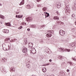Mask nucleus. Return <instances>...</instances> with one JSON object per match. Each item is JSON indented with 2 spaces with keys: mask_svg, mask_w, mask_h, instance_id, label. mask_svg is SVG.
Returning a JSON list of instances; mask_svg holds the SVG:
<instances>
[{
  "mask_svg": "<svg viewBox=\"0 0 76 76\" xmlns=\"http://www.w3.org/2000/svg\"><path fill=\"white\" fill-rule=\"evenodd\" d=\"M60 52H70V49H64V48H59L58 49Z\"/></svg>",
  "mask_w": 76,
  "mask_h": 76,
  "instance_id": "1",
  "label": "nucleus"
},
{
  "mask_svg": "<svg viewBox=\"0 0 76 76\" xmlns=\"http://www.w3.org/2000/svg\"><path fill=\"white\" fill-rule=\"evenodd\" d=\"M32 19H33V17H29L26 18V20L27 22H31Z\"/></svg>",
  "mask_w": 76,
  "mask_h": 76,
  "instance_id": "2",
  "label": "nucleus"
},
{
  "mask_svg": "<svg viewBox=\"0 0 76 76\" xmlns=\"http://www.w3.org/2000/svg\"><path fill=\"white\" fill-rule=\"evenodd\" d=\"M59 33L61 35L63 36V35H64V34H65V31H63L62 30H61L59 31Z\"/></svg>",
  "mask_w": 76,
  "mask_h": 76,
  "instance_id": "3",
  "label": "nucleus"
},
{
  "mask_svg": "<svg viewBox=\"0 0 76 76\" xmlns=\"http://www.w3.org/2000/svg\"><path fill=\"white\" fill-rule=\"evenodd\" d=\"M31 50H30V53H32V54H35V49L34 48H32Z\"/></svg>",
  "mask_w": 76,
  "mask_h": 76,
  "instance_id": "4",
  "label": "nucleus"
},
{
  "mask_svg": "<svg viewBox=\"0 0 76 76\" xmlns=\"http://www.w3.org/2000/svg\"><path fill=\"white\" fill-rule=\"evenodd\" d=\"M33 43H29L28 45V48H32V46H33Z\"/></svg>",
  "mask_w": 76,
  "mask_h": 76,
  "instance_id": "5",
  "label": "nucleus"
},
{
  "mask_svg": "<svg viewBox=\"0 0 76 76\" xmlns=\"http://www.w3.org/2000/svg\"><path fill=\"white\" fill-rule=\"evenodd\" d=\"M56 7L57 8H60L61 7V4L59 2L58 3L56 4Z\"/></svg>",
  "mask_w": 76,
  "mask_h": 76,
  "instance_id": "6",
  "label": "nucleus"
},
{
  "mask_svg": "<svg viewBox=\"0 0 76 76\" xmlns=\"http://www.w3.org/2000/svg\"><path fill=\"white\" fill-rule=\"evenodd\" d=\"M27 51L28 49L26 48H23L22 50L23 52L24 53H26V52H27Z\"/></svg>",
  "mask_w": 76,
  "mask_h": 76,
  "instance_id": "7",
  "label": "nucleus"
},
{
  "mask_svg": "<svg viewBox=\"0 0 76 76\" xmlns=\"http://www.w3.org/2000/svg\"><path fill=\"white\" fill-rule=\"evenodd\" d=\"M44 13H45V18H48V17H49V16H50V14L49 13L47 12H44Z\"/></svg>",
  "mask_w": 76,
  "mask_h": 76,
  "instance_id": "8",
  "label": "nucleus"
},
{
  "mask_svg": "<svg viewBox=\"0 0 76 76\" xmlns=\"http://www.w3.org/2000/svg\"><path fill=\"white\" fill-rule=\"evenodd\" d=\"M46 36L47 37H48V38H50V37H51L52 36V34L48 33V34H47Z\"/></svg>",
  "mask_w": 76,
  "mask_h": 76,
  "instance_id": "9",
  "label": "nucleus"
},
{
  "mask_svg": "<svg viewBox=\"0 0 76 76\" xmlns=\"http://www.w3.org/2000/svg\"><path fill=\"white\" fill-rule=\"evenodd\" d=\"M53 19L54 20H59V18L58 16H54Z\"/></svg>",
  "mask_w": 76,
  "mask_h": 76,
  "instance_id": "10",
  "label": "nucleus"
},
{
  "mask_svg": "<svg viewBox=\"0 0 76 76\" xmlns=\"http://www.w3.org/2000/svg\"><path fill=\"white\" fill-rule=\"evenodd\" d=\"M26 7L28 9H31V6H30V5L28 4L26 6Z\"/></svg>",
  "mask_w": 76,
  "mask_h": 76,
  "instance_id": "11",
  "label": "nucleus"
},
{
  "mask_svg": "<svg viewBox=\"0 0 76 76\" xmlns=\"http://www.w3.org/2000/svg\"><path fill=\"white\" fill-rule=\"evenodd\" d=\"M42 71L44 73H45L47 71V69L45 67L43 68L42 69Z\"/></svg>",
  "mask_w": 76,
  "mask_h": 76,
  "instance_id": "12",
  "label": "nucleus"
},
{
  "mask_svg": "<svg viewBox=\"0 0 76 76\" xmlns=\"http://www.w3.org/2000/svg\"><path fill=\"white\" fill-rule=\"evenodd\" d=\"M66 65V64L65 62L62 63L61 64V67H64Z\"/></svg>",
  "mask_w": 76,
  "mask_h": 76,
  "instance_id": "13",
  "label": "nucleus"
},
{
  "mask_svg": "<svg viewBox=\"0 0 76 76\" xmlns=\"http://www.w3.org/2000/svg\"><path fill=\"white\" fill-rule=\"evenodd\" d=\"M58 58H59L60 60H63V59L64 58V57H63L61 56H59L58 57Z\"/></svg>",
  "mask_w": 76,
  "mask_h": 76,
  "instance_id": "14",
  "label": "nucleus"
},
{
  "mask_svg": "<svg viewBox=\"0 0 76 76\" xmlns=\"http://www.w3.org/2000/svg\"><path fill=\"white\" fill-rule=\"evenodd\" d=\"M24 4V0H23L21 2H20V4H19V5L21 6L22 4Z\"/></svg>",
  "mask_w": 76,
  "mask_h": 76,
  "instance_id": "15",
  "label": "nucleus"
},
{
  "mask_svg": "<svg viewBox=\"0 0 76 76\" xmlns=\"http://www.w3.org/2000/svg\"><path fill=\"white\" fill-rule=\"evenodd\" d=\"M24 42H25V44H27V43H26L27 42V40L26 39V38H25L24 39Z\"/></svg>",
  "mask_w": 76,
  "mask_h": 76,
  "instance_id": "16",
  "label": "nucleus"
},
{
  "mask_svg": "<svg viewBox=\"0 0 76 76\" xmlns=\"http://www.w3.org/2000/svg\"><path fill=\"white\" fill-rule=\"evenodd\" d=\"M31 28H36V25H31Z\"/></svg>",
  "mask_w": 76,
  "mask_h": 76,
  "instance_id": "17",
  "label": "nucleus"
},
{
  "mask_svg": "<svg viewBox=\"0 0 76 76\" xmlns=\"http://www.w3.org/2000/svg\"><path fill=\"white\" fill-rule=\"evenodd\" d=\"M26 66L28 68H30L31 67V65H30V64H27V65H26Z\"/></svg>",
  "mask_w": 76,
  "mask_h": 76,
  "instance_id": "18",
  "label": "nucleus"
},
{
  "mask_svg": "<svg viewBox=\"0 0 76 76\" xmlns=\"http://www.w3.org/2000/svg\"><path fill=\"white\" fill-rule=\"evenodd\" d=\"M2 62H5V61H6L7 60L5 58H3L2 59Z\"/></svg>",
  "mask_w": 76,
  "mask_h": 76,
  "instance_id": "19",
  "label": "nucleus"
},
{
  "mask_svg": "<svg viewBox=\"0 0 76 76\" xmlns=\"http://www.w3.org/2000/svg\"><path fill=\"white\" fill-rule=\"evenodd\" d=\"M48 32H49V33H51V34H53V33H54V31L53 30H48Z\"/></svg>",
  "mask_w": 76,
  "mask_h": 76,
  "instance_id": "20",
  "label": "nucleus"
},
{
  "mask_svg": "<svg viewBox=\"0 0 76 76\" xmlns=\"http://www.w3.org/2000/svg\"><path fill=\"white\" fill-rule=\"evenodd\" d=\"M1 71L3 73H6V70H5L4 68H3Z\"/></svg>",
  "mask_w": 76,
  "mask_h": 76,
  "instance_id": "21",
  "label": "nucleus"
},
{
  "mask_svg": "<svg viewBox=\"0 0 76 76\" xmlns=\"http://www.w3.org/2000/svg\"><path fill=\"white\" fill-rule=\"evenodd\" d=\"M11 25L10 23H6V25H7V26H10Z\"/></svg>",
  "mask_w": 76,
  "mask_h": 76,
  "instance_id": "22",
  "label": "nucleus"
},
{
  "mask_svg": "<svg viewBox=\"0 0 76 76\" xmlns=\"http://www.w3.org/2000/svg\"><path fill=\"white\" fill-rule=\"evenodd\" d=\"M11 70L12 71H13V72H15V67L12 68L11 69Z\"/></svg>",
  "mask_w": 76,
  "mask_h": 76,
  "instance_id": "23",
  "label": "nucleus"
},
{
  "mask_svg": "<svg viewBox=\"0 0 76 76\" xmlns=\"http://www.w3.org/2000/svg\"><path fill=\"white\" fill-rule=\"evenodd\" d=\"M47 9V8L46 7H43L42 9V10L43 11H45Z\"/></svg>",
  "mask_w": 76,
  "mask_h": 76,
  "instance_id": "24",
  "label": "nucleus"
},
{
  "mask_svg": "<svg viewBox=\"0 0 76 76\" xmlns=\"http://www.w3.org/2000/svg\"><path fill=\"white\" fill-rule=\"evenodd\" d=\"M23 17V16L22 15H19L18 16V18H22Z\"/></svg>",
  "mask_w": 76,
  "mask_h": 76,
  "instance_id": "25",
  "label": "nucleus"
},
{
  "mask_svg": "<svg viewBox=\"0 0 76 76\" xmlns=\"http://www.w3.org/2000/svg\"><path fill=\"white\" fill-rule=\"evenodd\" d=\"M75 15H75V14L73 13L71 15V16L72 18H75Z\"/></svg>",
  "mask_w": 76,
  "mask_h": 76,
  "instance_id": "26",
  "label": "nucleus"
},
{
  "mask_svg": "<svg viewBox=\"0 0 76 76\" xmlns=\"http://www.w3.org/2000/svg\"><path fill=\"white\" fill-rule=\"evenodd\" d=\"M39 42L40 43H43V42H44V41H43V40L41 39L39 40Z\"/></svg>",
  "mask_w": 76,
  "mask_h": 76,
  "instance_id": "27",
  "label": "nucleus"
},
{
  "mask_svg": "<svg viewBox=\"0 0 76 76\" xmlns=\"http://www.w3.org/2000/svg\"><path fill=\"white\" fill-rule=\"evenodd\" d=\"M9 31L8 29L6 30L5 33H6V34H7L9 33Z\"/></svg>",
  "mask_w": 76,
  "mask_h": 76,
  "instance_id": "28",
  "label": "nucleus"
},
{
  "mask_svg": "<svg viewBox=\"0 0 76 76\" xmlns=\"http://www.w3.org/2000/svg\"><path fill=\"white\" fill-rule=\"evenodd\" d=\"M23 28V27H22V26H20L18 28V29H22Z\"/></svg>",
  "mask_w": 76,
  "mask_h": 76,
  "instance_id": "29",
  "label": "nucleus"
},
{
  "mask_svg": "<svg viewBox=\"0 0 76 76\" xmlns=\"http://www.w3.org/2000/svg\"><path fill=\"white\" fill-rule=\"evenodd\" d=\"M75 31V28H73L72 29V32H74Z\"/></svg>",
  "mask_w": 76,
  "mask_h": 76,
  "instance_id": "30",
  "label": "nucleus"
},
{
  "mask_svg": "<svg viewBox=\"0 0 76 76\" xmlns=\"http://www.w3.org/2000/svg\"><path fill=\"white\" fill-rule=\"evenodd\" d=\"M10 40V38H7V39H6L5 40L6 41H9Z\"/></svg>",
  "mask_w": 76,
  "mask_h": 76,
  "instance_id": "31",
  "label": "nucleus"
},
{
  "mask_svg": "<svg viewBox=\"0 0 76 76\" xmlns=\"http://www.w3.org/2000/svg\"><path fill=\"white\" fill-rule=\"evenodd\" d=\"M6 30L5 29H4V30H3V32H4V33H6Z\"/></svg>",
  "mask_w": 76,
  "mask_h": 76,
  "instance_id": "32",
  "label": "nucleus"
},
{
  "mask_svg": "<svg viewBox=\"0 0 76 76\" xmlns=\"http://www.w3.org/2000/svg\"><path fill=\"white\" fill-rule=\"evenodd\" d=\"M49 64H46V65H42V66H48L49 65Z\"/></svg>",
  "mask_w": 76,
  "mask_h": 76,
  "instance_id": "33",
  "label": "nucleus"
},
{
  "mask_svg": "<svg viewBox=\"0 0 76 76\" xmlns=\"http://www.w3.org/2000/svg\"><path fill=\"white\" fill-rule=\"evenodd\" d=\"M65 10L66 12H68V10L67 9V8H65Z\"/></svg>",
  "mask_w": 76,
  "mask_h": 76,
  "instance_id": "34",
  "label": "nucleus"
},
{
  "mask_svg": "<svg viewBox=\"0 0 76 76\" xmlns=\"http://www.w3.org/2000/svg\"><path fill=\"white\" fill-rule=\"evenodd\" d=\"M37 7H41V5L40 4H38L37 5Z\"/></svg>",
  "mask_w": 76,
  "mask_h": 76,
  "instance_id": "35",
  "label": "nucleus"
},
{
  "mask_svg": "<svg viewBox=\"0 0 76 76\" xmlns=\"http://www.w3.org/2000/svg\"><path fill=\"white\" fill-rule=\"evenodd\" d=\"M72 58V59H73V60H75V61H76V59H75V58Z\"/></svg>",
  "mask_w": 76,
  "mask_h": 76,
  "instance_id": "36",
  "label": "nucleus"
},
{
  "mask_svg": "<svg viewBox=\"0 0 76 76\" xmlns=\"http://www.w3.org/2000/svg\"><path fill=\"white\" fill-rule=\"evenodd\" d=\"M3 50H4L5 51H6L7 50V49L6 48H3Z\"/></svg>",
  "mask_w": 76,
  "mask_h": 76,
  "instance_id": "37",
  "label": "nucleus"
},
{
  "mask_svg": "<svg viewBox=\"0 0 76 76\" xmlns=\"http://www.w3.org/2000/svg\"><path fill=\"white\" fill-rule=\"evenodd\" d=\"M69 63L70 65H72V62H69Z\"/></svg>",
  "mask_w": 76,
  "mask_h": 76,
  "instance_id": "38",
  "label": "nucleus"
},
{
  "mask_svg": "<svg viewBox=\"0 0 76 76\" xmlns=\"http://www.w3.org/2000/svg\"><path fill=\"white\" fill-rule=\"evenodd\" d=\"M27 30L28 31H30V28H28Z\"/></svg>",
  "mask_w": 76,
  "mask_h": 76,
  "instance_id": "39",
  "label": "nucleus"
},
{
  "mask_svg": "<svg viewBox=\"0 0 76 76\" xmlns=\"http://www.w3.org/2000/svg\"><path fill=\"white\" fill-rule=\"evenodd\" d=\"M49 61H50V62H51V61H52V60L51 59H50L49 60Z\"/></svg>",
  "mask_w": 76,
  "mask_h": 76,
  "instance_id": "40",
  "label": "nucleus"
},
{
  "mask_svg": "<svg viewBox=\"0 0 76 76\" xmlns=\"http://www.w3.org/2000/svg\"><path fill=\"white\" fill-rule=\"evenodd\" d=\"M40 1L41 0H36L37 1V2H39V1Z\"/></svg>",
  "mask_w": 76,
  "mask_h": 76,
  "instance_id": "41",
  "label": "nucleus"
},
{
  "mask_svg": "<svg viewBox=\"0 0 76 76\" xmlns=\"http://www.w3.org/2000/svg\"><path fill=\"white\" fill-rule=\"evenodd\" d=\"M75 45L74 44H73L71 45V46H72V47H73V46H75Z\"/></svg>",
  "mask_w": 76,
  "mask_h": 76,
  "instance_id": "42",
  "label": "nucleus"
},
{
  "mask_svg": "<svg viewBox=\"0 0 76 76\" xmlns=\"http://www.w3.org/2000/svg\"><path fill=\"white\" fill-rule=\"evenodd\" d=\"M67 72H69V71H70V70L69 69H67L66 70Z\"/></svg>",
  "mask_w": 76,
  "mask_h": 76,
  "instance_id": "43",
  "label": "nucleus"
},
{
  "mask_svg": "<svg viewBox=\"0 0 76 76\" xmlns=\"http://www.w3.org/2000/svg\"><path fill=\"white\" fill-rule=\"evenodd\" d=\"M47 76H54V75H48Z\"/></svg>",
  "mask_w": 76,
  "mask_h": 76,
  "instance_id": "44",
  "label": "nucleus"
},
{
  "mask_svg": "<svg viewBox=\"0 0 76 76\" xmlns=\"http://www.w3.org/2000/svg\"><path fill=\"white\" fill-rule=\"evenodd\" d=\"M19 13V12H15V13H16V14H18V13Z\"/></svg>",
  "mask_w": 76,
  "mask_h": 76,
  "instance_id": "45",
  "label": "nucleus"
},
{
  "mask_svg": "<svg viewBox=\"0 0 76 76\" xmlns=\"http://www.w3.org/2000/svg\"><path fill=\"white\" fill-rule=\"evenodd\" d=\"M16 18H18V15H16L15 16Z\"/></svg>",
  "mask_w": 76,
  "mask_h": 76,
  "instance_id": "46",
  "label": "nucleus"
},
{
  "mask_svg": "<svg viewBox=\"0 0 76 76\" xmlns=\"http://www.w3.org/2000/svg\"><path fill=\"white\" fill-rule=\"evenodd\" d=\"M0 17L1 18H2V19H3V18L2 17L1 15L0 16Z\"/></svg>",
  "mask_w": 76,
  "mask_h": 76,
  "instance_id": "47",
  "label": "nucleus"
},
{
  "mask_svg": "<svg viewBox=\"0 0 76 76\" xmlns=\"http://www.w3.org/2000/svg\"><path fill=\"white\" fill-rule=\"evenodd\" d=\"M0 23L1 24H2V22L1 21H0Z\"/></svg>",
  "mask_w": 76,
  "mask_h": 76,
  "instance_id": "48",
  "label": "nucleus"
},
{
  "mask_svg": "<svg viewBox=\"0 0 76 76\" xmlns=\"http://www.w3.org/2000/svg\"><path fill=\"white\" fill-rule=\"evenodd\" d=\"M42 26V28H43V27H44V26L43 25V26Z\"/></svg>",
  "mask_w": 76,
  "mask_h": 76,
  "instance_id": "49",
  "label": "nucleus"
},
{
  "mask_svg": "<svg viewBox=\"0 0 76 76\" xmlns=\"http://www.w3.org/2000/svg\"><path fill=\"white\" fill-rule=\"evenodd\" d=\"M11 76H14V75H13V74H11Z\"/></svg>",
  "mask_w": 76,
  "mask_h": 76,
  "instance_id": "50",
  "label": "nucleus"
},
{
  "mask_svg": "<svg viewBox=\"0 0 76 76\" xmlns=\"http://www.w3.org/2000/svg\"><path fill=\"white\" fill-rule=\"evenodd\" d=\"M2 4L0 3V6H2Z\"/></svg>",
  "mask_w": 76,
  "mask_h": 76,
  "instance_id": "51",
  "label": "nucleus"
},
{
  "mask_svg": "<svg viewBox=\"0 0 76 76\" xmlns=\"http://www.w3.org/2000/svg\"><path fill=\"white\" fill-rule=\"evenodd\" d=\"M56 13L57 14H58V12H57Z\"/></svg>",
  "mask_w": 76,
  "mask_h": 76,
  "instance_id": "52",
  "label": "nucleus"
},
{
  "mask_svg": "<svg viewBox=\"0 0 76 76\" xmlns=\"http://www.w3.org/2000/svg\"><path fill=\"white\" fill-rule=\"evenodd\" d=\"M14 40H17V39H14Z\"/></svg>",
  "mask_w": 76,
  "mask_h": 76,
  "instance_id": "53",
  "label": "nucleus"
},
{
  "mask_svg": "<svg viewBox=\"0 0 76 76\" xmlns=\"http://www.w3.org/2000/svg\"><path fill=\"white\" fill-rule=\"evenodd\" d=\"M58 22H60V21Z\"/></svg>",
  "mask_w": 76,
  "mask_h": 76,
  "instance_id": "54",
  "label": "nucleus"
},
{
  "mask_svg": "<svg viewBox=\"0 0 76 76\" xmlns=\"http://www.w3.org/2000/svg\"><path fill=\"white\" fill-rule=\"evenodd\" d=\"M42 15H43V14H42Z\"/></svg>",
  "mask_w": 76,
  "mask_h": 76,
  "instance_id": "55",
  "label": "nucleus"
},
{
  "mask_svg": "<svg viewBox=\"0 0 76 76\" xmlns=\"http://www.w3.org/2000/svg\"><path fill=\"white\" fill-rule=\"evenodd\" d=\"M2 16H3V15H2Z\"/></svg>",
  "mask_w": 76,
  "mask_h": 76,
  "instance_id": "56",
  "label": "nucleus"
},
{
  "mask_svg": "<svg viewBox=\"0 0 76 76\" xmlns=\"http://www.w3.org/2000/svg\"><path fill=\"white\" fill-rule=\"evenodd\" d=\"M15 25H16V24H15Z\"/></svg>",
  "mask_w": 76,
  "mask_h": 76,
  "instance_id": "57",
  "label": "nucleus"
},
{
  "mask_svg": "<svg viewBox=\"0 0 76 76\" xmlns=\"http://www.w3.org/2000/svg\"><path fill=\"white\" fill-rule=\"evenodd\" d=\"M20 8H22V7H20Z\"/></svg>",
  "mask_w": 76,
  "mask_h": 76,
  "instance_id": "58",
  "label": "nucleus"
}]
</instances>
